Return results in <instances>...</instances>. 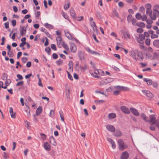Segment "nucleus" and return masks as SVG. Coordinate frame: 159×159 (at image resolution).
Wrapping results in <instances>:
<instances>
[{
	"instance_id": "nucleus-1",
	"label": "nucleus",
	"mask_w": 159,
	"mask_h": 159,
	"mask_svg": "<svg viewBox=\"0 0 159 159\" xmlns=\"http://www.w3.org/2000/svg\"><path fill=\"white\" fill-rule=\"evenodd\" d=\"M130 56L136 60L143 61L144 57L142 52L138 49H132L129 51Z\"/></svg>"
},
{
	"instance_id": "nucleus-8",
	"label": "nucleus",
	"mask_w": 159,
	"mask_h": 159,
	"mask_svg": "<svg viewBox=\"0 0 159 159\" xmlns=\"http://www.w3.org/2000/svg\"><path fill=\"white\" fill-rule=\"evenodd\" d=\"M26 107H25V115L28 117H30V110L29 106L25 104Z\"/></svg>"
},
{
	"instance_id": "nucleus-18",
	"label": "nucleus",
	"mask_w": 159,
	"mask_h": 159,
	"mask_svg": "<svg viewBox=\"0 0 159 159\" xmlns=\"http://www.w3.org/2000/svg\"><path fill=\"white\" fill-rule=\"evenodd\" d=\"M84 52L81 51H80L78 52V55L80 60L84 59Z\"/></svg>"
},
{
	"instance_id": "nucleus-39",
	"label": "nucleus",
	"mask_w": 159,
	"mask_h": 159,
	"mask_svg": "<svg viewBox=\"0 0 159 159\" xmlns=\"http://www.w3.org/2000/svg\"><path fill=\"white\" fill-rule=\"evenodd\" d=\"M132 18V16L131 15H129L127 18V21L128 22H130L131 21Z\"/></svg>"
},
{
	"instance_id": "nucleus-27",
	"label": "nucleus",
	"mask_w": 159,
	"mask_h": 159,
	"mask_svg": "<svg viewBox=\"0 0 159 159\" xmlns=\"http://www.w3.org/2000/svg\"><path fill=\"white\" fill-rule=\"evenodd\" d=\"M143 80L144 81L146 82L148 85H151L152 83V81L151 79L148 80L147 78H144Z\"/></svg>"
},
{
	"instance_id": "nucleus-64",
	"label": "nucleus",
	"mask_w": 159,
	"mask_h": 159,
	"mask_svg": "<svg viewBox=\"0 0 159 159\" xmlns=\"http://www.w3.org/2000/svg\"><path fill=\"white\" fill-rule=\"evenodd\" d=\"M31 62L30 61L28 62L26 64V66L27 67L30 68L31 66Z\"/></svg>"
},
{
	"instance_id": "nucleus-9",
	"label": "nucleus",
	"mask_w": 159,
	"mask_h": 159,
	"mask_svg": "<svg viewBox=\"0 0 159 159\" xmlns=\"http://www.w3.org/2000/svg\"><path fill=\"white\" fill-rule=\"evenodd\" d=\"M120 109L123 112L126 114H129L130 113L129 108L125 106H121L120 107Z\"/></svg>"
},
{
	"instance_id": "nucleus-54",
	"label": "nucleus",
	"mask_w": 159,
	"mask_h": 159,
	"mask_svg": "<svg viewBox=\"0 0 159 159\" xmlns=\"http://www.w3.org/2000/svg\"><path fill=\"white\" fill-rule=\"evenodd\" d=\"M52 58L54 59H57L58 57V55L56 53H53L52 55Z\"/></svg>"
},
{
	"instance_id": "nucleus-36",
	"label": "nucleus",
	"mask_w": 159,
	"mask_h": 159,
	"mask_svg": "<svg viewBox=\"0 0 159 159\" xmlns=\"http://www.w3.org/2000/svg\"><path fill=\"white\" fill-rule=\"evenodd\" d=\"M7 75L5 73H3L2 77V79L3 80H6L7 79Z\"/></svg>"
},
{
	"instance_id": "nucleus-55",
	"label": "nucleus",
	"mask_w": 159,
	"mask_h": 159,
	"mask_svg": "<svg viewBox=\"0 0 159 159\" xmlns=\"http://www.w3.org/2000/svg\"><path fill=\"white\" fill-rule=\"evenodd\" d=\"M92 37L93 39H94V40L97 43H98L99 42V41L97 39L96 35L93 34L92 35Z\"/></svg>"
},
{
	"instance_id": "nucleus-38",
	"label": "nucleus",
	"mask_w": 159,
	"mask_h": 159,
	"mask_svg": "<svg viewBox=\"0 0 159 159\" xmlns=\"http://www.w3.org/2000/svg\"><path fill=\"white\" fill-rule=\"evenodd\" d=\"M95 102H97L98 104H101L105 103V101L104 100H96L95 101Z\"/></svg>"
},
{
	"instance_id": "nucleus-33",
	"label": "nucleus",
	"mask_w": 159,
	"mask_h": 159,
	"mask_svg": "<svg viewBox=\"0 0 159 159\" xmlns=\"http://www.w3.org/2000/svg\"><path fill=\"white\" fill-rule=\"evenodd\" d=\"M67 2H68V3L67 4H65L64 6V8L66 10H67L70 7V2L69 0H68Z\"/></svg>"
},
{
	"instance_id": "nucleus-17",
	"label": "nucleus",
	"mask_w": 159,
	"mask_h": 159,
	"mask_svg": "<svg viewBox=\"0 0 159 159\" xmlns=\"http://www.w3.org/2000/svg\"><path fill=\"white\" fill-rule=\"evenodd\" d=\"M49 142L51 144L54 146H56L57 145V143L53 136H51L50 137Z\"/></svg>"
},
{
	"instance_id": "nucleus-28",
	"label": "nucleus",
	"mask_w": 159,
	"mask_h": 159,
	"mask_svg": "<svg viewBox=\"0 0 159 159\" xmlns=\"http://www.w3.org/2000/svg\"><path fill=\"white\" fill-rule=\"evenodd\" d=\"M116 115L114 113H110L108 116V117L109 119H114L116 117Z\"/></svg>"
},
{
	"instance_id": "nucleus-61",
	"label": "nucleus",
	"mask_w": 159,
	"mask_h": 159,
	"mask_svg": "<svg viewBox=\"0 0 159 159\" xmlns=\"http://www.w3.org/2000/svg\"><path fill=\"white\" fill-rule=\"evenodd\" d=\"M11 23L13 26H15L16 25V21L15 19H12L11 20Z\"/></svg>"
},
{
	"instance_id": "nucleus-34",
	"label": "nucleus",
	"mask_w": 159,
	"mask_h": 159,
	"mask_svg": "<svg viewBox=\"0 0 159 159\" xmlns=\"http://www.w3.org/2000/svg\"><path fill=\"white\" fill-rule=\"evenodd\" d=\"M136 18L138 20H140L142 18V16L140 14L138 13L135 15Z\"/></svg>"
},
{
	"instance_id": "nucleus-16",
	"label": "nucleus",
	"mask_w": 159,
	"mask_h": 159,
	"mask_svg": "<svg viewBox=\"0 0 159 159\" xmlns=\"http://www.w3.org/2000/svg\"><path fill=\"white\" fill-rule=\"evenodd\" d=\"M70 15L72 18L74 19H77V17L75 16V13L73 7H71L70 8Z\"/></svg>"
},
{
	"instance_id": "nucleus-11",
	"label": "nucleus",
	"mask_w": 159,
	"mask_h": 159,
	"mask_svg": "<svg viewBox=\"0 0 159 159\" xmlns=\"http://www.w3.org/2000/svg\"><path fill=\"white\" fill-rule=\"evenodd\" d=\"M129 157V154L127 152L125 151L122 152L121 156L120 159H127Z\"/></svg>"
},
{
	"instance_id": "nucleus-51",
	"label": "nucleus",
	"mask_w": 159,
	"mask_h": 159,
	"mask_svg": "<svg viewBox=\"0 0 159 159\" xmlns=\"http://www.w3.org/2000/svg\"><path fill=\"white\" fill-rule=\"evenodd\" d=\"M120 91L119 90H116L114 91L113 93L114 95H118L120 93Z\"/></svg>"
},
{
	"instance_id": "nucleus-40",
	"label": "nucleus",
	"mask_w": 159,
	"mask_h": 159,
	"mask_svg": "<svg viewBox=\"0 0 159 159\" xmlns=\"http://www.w3.org/2000/svg\"><path fill=\"white\" fill-rule=\"evenodd\" d=\"M63 63V61L61 59H59L56 61V63L58 66L61 65Z\"/></svg>"
},
{
	"instance_id": "nucleus-31",
	"label": "nucleus",
	"mask_w": 159,
	"mask_h": 159,
	"mask_svg": "<svg viewBox=\"0 0 159 159\" xmlns=\"http://www.w3.org/2000/svg\"><path fill=\"white\" fill-rule=\"evenodd\" d=\"M59 114L60 116L61 119V120L62 121H64V117L63 113L62 111H59Z\"/></svg>"
},
{
	"instance_id": "nucleus-13",
	"label": "nucleus",
	"mask_w": 159,
	"mask_h": 159,
	"mask_svg": "<svg viewBox=\"0 0 159 159\" xmlns=\"http://www.w3.org/2000/svg\"><path fill=\"white\" fill-rule=\"evenodd\" d=\"M111 16L112 17H115L118 18H120L118 13L115 9H114L112 10Z\"/></svg>"
},
{
	"instance_id": "nucleus-56",
	"label": "nucleus",
	"mask_w": 159,
	"mask_h": 159,
	"mask_svg": "<svg viewBox=\"0 0 159 159\" xmlns=\"http://www.w3.org/2000/svg\"><path fill=\"white\" fill-rule=\"evenodd\" d=\"M11 81L10 79L7 80L5 82V84L7 85V86H8L11 83Z\"/></svg>"
},
{
	"instance_id": "nucleus-20",
	"label": "nucleus",
	"mask_w": 159,
	"mask_h": 159,
	"mask_svg": "<svg viewBox=\"0 0 159 159\" xmlns=\"http://www.w3.org/2000/svg\"><path fill=\"white\" fill-rule=\"evenodd\" d=\"M130 110L131 112L134 115L138 116L139 115V112L137 111V110L133 108H130Z\"/></svg>"
},
{
	"instance_id": "nucleus-32",
	"label": "nucleus",
	"mask_w": 159,
	"mask_h": 159,
	"mask_svg": "<svg viewBox=\"0 0 159 159\" xmlns=\"http://www.w3.org/2000/svg\"><path fill=\"white\" fill-rule=\"evenodd\" d=\"M145 57L148 59L150 58L152 59V56L150 54L149 52H147L145 55Z\"/></svg>"
},
{
	"instance_id": "nucleus-19",
	"label": "nucleus",
	"mask_w": 159,
	"mask_h": 159,
	"mask_svg": "<svg viewBox=\"0 0 159 159\" xmlns=\"http://www.w3.org/2000/svg\"><path fill=\"white\" fill-rule=\"evenodd\" d=\"M42 107L41 106H39L36 111V115L37 116H39L42 113Z\"/></svg>"
},
{
	"instance_id": "nucleus-25",
	"label": "nucleus",
	"mask_w": 159,
	"mask_h": 159,
	"mask_svg": "<svg viewBox=\"0 0 159 159\" xmlns=\"http://www.w3.org/2000/svg\"><path fill=\"white\" fill-rule=\"evenodd\" d=\"M153 44L154 47L157 48H159V40H155L153 42Z\"/></svg>"
},
{
	"instance_id": "nucleus-29",
	"label": "nucleus",
	"mask_w": 159,
	"mask_h": 159,
	"mask_svg": "<svg viewBox=\"0 0 159 159\" xmlns=\"http://www.w3.org/2000/svg\"><path fill=\"white\" fill-rule=\"evenodd\" d=\"M44 26L48 29H52L53 28V26L52 25L49 24L48 23H45Z\"/></svg>"
},
{
	"instance_id": "nucleus-48",
	"label": "nucleus",
	"mask_w": 159,
	"mask_h": 159,
	"mask_svg": "<svg viewBox=\"0 0 159 159\" xmlns=\"http://www.w3.org/2000/svg\"><path fill=\"white\" fill-rule=\"evenodd\" d=\"M51 48L53 50H57V47L55 44H51Z\"/></svg>"
},
{
	"instance_id": "nucleus-44",
	"label": "nucleus",
	"mask_w": 159,
	"mask_h": 159,
	"mask_svg": "<svg viewBox=\"0 0 159 159\" xmlns=\"http://www.w3.org/2000/svg\"><path fill=\"white\" fill-rule=\"evenodd\" d=\"M62 43H63V48L66 49V50H69V47H68V46L65 43V42L63 41L62 42Z\"/></svg>"
},
{
	"instance_id": "nucleus-23",
	"label": "nucleus",
	"mask_w": 159,
	"mask_h": 159,
	"mask_svg": "<svg viewBox=\"0 0 159 159\" xmlns=\"http://www.w3.org/2000/svg\"><path fill=\"white\" fill-rule=\"evenodd\" d=\"M65 35L69 39V40H73V37L70 34V33L67 31L66 32L65 31H64Z\"/></svg>"
},
{
	"instance_id": "nucleus-50",
	"label": "nucleus",
	"mask_w": 159,
	"mask_h": 159,
	"mask_svg": "<svg viewBox=\"0 0 159 159\" xmlns=\"http://www.w3.org/2000/svg\"><path fill=\"white\" fill-rule=\"evenodd\" d=\"M136 31L137 33H141L143 32V30L141 28H139L137 29Z\"/></svg>"
},
{
	"instance_id": "nucleus-45",
	"label": "nucleus",
	"mask_w": 159,
	"mask_h": 159,
	"mask_svg": "<svg viewBox=\"0 0 159 159\" xmlns=\"http://www.w3.org/2000/svg\"><path fill=\"white\" fill-rule=\"evenodd\" d=\"M40 135L41 136V138L43 140L46 139V135L44 134L40 133Z\"/></svg>"
},
{
	"instance_id": "nucleus-42",
	"label": "nucleus",
	"mask_w": 159,
	"mask_h": 159,
	"mask_svg": "<svg viewBox=\"0 0 159 159\" xmlns=\"http://www.w3.org/2000/svg\"><path fill=\"white\" fill-rule=\"evenodd\" d=\"M138 23L137 20H136L135 19L133 18L132 19V24L134 25H137V24Z\"/></svg>"
},
{
	"instance_id": "nucleus-22",
	"label": "nucleus",
	"mask_w": 159,
	"mask_h": 159,
	"mask_svg": "<svg viewBox=\"0 0 159 159\" xmlns=\"http://www.w3.org/2000/svg\"><path fill=\"white\" fill-rule=\"evenodd\" d=\"M70 89H68L66 93V98L68 101L70 99Z\"/></svg>"
},
{
	"instance_id": "nucleus-63",
	"label": "nucleus",
	"mask_w": 159,
	"mask_h": 159,
	"mask_svg": "<svg viewBox=\"0 0 159 159\" xmlns=\"http://www.w3.org/2000/svg\"><path fill=\"white\" fill-rule=\"evenodd\" d=\"M57 45L58 48H61L62 46V44L61 43V42H57Z\"/></svg>"
},
{
	"instance_id": "nucleus-49",
	"label": "nucleus",
	"mask_w": 159,
	"mask_h": 159,
	"mask_svg": "<svg viewBox=\"0 0 159 159\" xmlns=\"http://www.w3.org/2000/svg\"><path fill=\"white\" fill-rule=\"evenodd\" d=\"M113 89V88L112 87H110L106 89V91L109 92H111Z\"/></svg>"
},
{
	"instance_id": "nucleus-46",
	"label": "nucleus",
	"mask_w": 159,
	"mask_h": 159,
	"mask_svg": "<svg viewBox=\"0 0 159 159\" xmlns=\"http://www.w3.org/2000/svg\"><path fill=\"white\" fill-rule=\"evenodd\" d=\"M40 16V12L39 11H37L36 13L35 14V17L37 19H39Z\"/></svg>"
},
{
	"instance_id": "nucleus-6",
	"label": "nucleus",
	"mask_w": 159,
	"mask_h": 159,
	"mask_svg": "<svg viewBox=\"0 0 159 159\" xmlns=\"http://www.w3.org/2000/svg\"><path fill=\"white\" fill-rule=\"evenodd\" d=\"M113 81V79L111 78H108L105 79L103 81L100 82L99 85H105L109 83L112 82Z\"/></svg>"
},
{
	"instance_id": "nucleus-60",
	"label": "nucleus",
	"mask_w": 159,
	"mask_h": 159,
	"mask_svg": "<svg viewBox=\"0 0 159 159\" xmlns=\"http://www.w3.org/2000/svg\"><path fill=\"white\" fill-rule=\"evenodd\" d=\"M141 19L143 21L146 20H147V17L146 15L145 14L143 15L142 18Z\"/></svg>"
},
{
	"instance_id": "nucleus-57",
	"label": "nucleus",
	"mask_w": 159,
	"mask_h": 159,
	"mask_svg": "<svg viewBox=\"0 0 159 159\" xmlns=\"http://www.w3.org/2000/svg\"><path fill=\"white\" fill-rule=\"evenodd\" d=\"M4 155L3 157L4 159H8L9 158V157L7 155V154L6 152H4Z\"/></svg>"
},
{
	"instance_id": "nucleus-43",
	"label": "nucleus",
	"mask_w": 159,
	"mask_h": 159,
	"mask_svg": "<svg viewBox=\"0 0 159 159\" xmlns=\"http://www.w3.org/2000/svg\"><path fill=\"white\" fill-rule=\"evenodd\" d=\"M7 54L10 57H12L14 56V54L12 51H8L7 52Z\"/></svg>"
},
{
	"instance_id": "nucleus-15",
	"label": "nucleus",
	"mask_w": 159,
	"mask_h": 159,
	"mask_svg": "<svg viewBox=\"0 0 159 159\" xmlns=\"http://www.w3.org/2000/svg\"><path fill=\"white\" fill-rule=\"evenodd\" d=\"M70 47L71 51L73 53L75 52L76 50V47L75 44L74 43H70Z\"/></svg>"
},
{
	"instance_id": "nucleus-21",
	"label": "nucleus",
	"mask_w": 159,
	"mask_h": 159,
	"mask_svg": "<svg viewBox=\"0 0 159 159\" xmlns=\"http://www.w3.org/2000/svg\"><path fill=\"white\" fill-rule=\"evenodd\" d=\"M85 49L86 50L88 51L89 53H90L92 54H99V53L95 51H91L90 49L88 47H87L85 48Z\"/></svg>"
},
{
	"instance_id": "nucleus-3",
	"label": "nucleus",
	"mask_w": 159,
	"mask_h": 159,
	"mask_svg": "<svg viewBox=\"0 0 159 159\" xmlns=\"http://www.w3.org/2000/svg\"><path fill=\"white\" fill-rule=\"evenodd\" d=\"M150 119L149 121L150 124L152 125L156 124V126L158 127V124L156 123L155 116L154 115H151L150 116Z\"/></svg>"
},
{
	"instance_id": "nucleus-7",
	"label": "nucleus",
	"mask_w": 159,
	"mask_h": 159,
	"mask_svg": "<svg viewBox=\"0 0 159 159\" xmlns=\"http://www.w3.org/2000/svg\"><path fill=\"white\" fill-rule=\"evenodd\" d=\"M118 143L119 149L121 151H123L125 148V143L123 140L121 139L118 140Z\"/></svg>"
},
{
	"instance_id": "nucleus-58",
	"label": "nucleus",
	"mask_w": 159,
	"mask_h": 159,
	"mask_svg": "<svg viewBox=\"0 0 159 159\" xmlns=\"http://www.w3.org/2000/svg\"><path fill=\"white\" fill-rule=\"evenodd\" d=\"M38 85L42 87H43V86L41 82V80L40 78H39V82L38 84Z\"/></svg>"
},
{
	"instance_id": "nucleus-30",
	"label": "nucleus",
	"mask_w": 159,
	"mask_h": 159,
	"mask_svg": "<svg viewBox=\"0 0 159 159\" xmlns=\"http://www.w3.org/2000/svg\"><path fill=\"white\" fill-rule=\"evenodd\" d=\"M137 26L141 28H144L145 27V25L144 23L141 22L138 23L137 24Z\"/></svg>"
},
{
	"instance_id": "nucleus-26",
	"label": "nucleus",
	"mask_w": 159,
	"mask_h": 159,
	"mask_svg": "<svg viewBox=\"0 0 159 159\" xmlns=\"http://www.w3.org/2000/svg\"><path fill=\"white\" fill-rule=\"evenodd\" d=\"M141 117L146 122H148L149 121L147 119V117L146 115L144 113H142L140 114Z\"/></svg>"
},
{
	"instance_id": "nucleus-12",
	"label": "nucleus",
	"mask_w": 159,
	"mask_h": 159,
	"mask_svg": "<svg viewBox=\"0 0 159 159\" xmlns=\"http://www.w3.org/2000/svg\"><path fill=\"white\" fill-rule=\"evenodd\" d=\"M142 92L143 93L146 94L148 97L150 98H152L153 97V94L149 91L143 90Z\"/></svg>"
},
{
	"instance_id": "nucleus-62",
	"label": "nucleus",
	"mask_w": 159,
	"mask_h": 159,
	"mask_svg": "<svg viewBox=\"0 0 159 159\" xmlns=\"http://www.w3.org/2000/svg\"><path fill=\"white\" fill-rule=\"evenodd\" d=\"M55 114V111L53 110H51L50 111V112L49 113V116H50L52 117L53 116H54Z\"/></svg>"
},
{
	"instance_id": "nucleus-41",
	"label": "nucleus",
	"mask_w": 159,
	"mask_h": 159,
	"mask_svg": "<svg viewBox=\"0 0 159 159\" xmlns=\"http://www.w3.org/2000/svg\"><path fill=\"white\" fill-rule=\"evenodd\" d=\"M151 40L149 39H146L145 40V44L148 46H149L150 44Z\"/></svg>"
},
{
	"instance_id": "nucleus-4",
	"label": "nucleus",
	"mask_w": 159,
	"mask_h": 159,
	"mask_svg": "<svg viewBox=\"0 0 159 159\" xmlns=\"http://www.w3.org/2000/svg\"><path fill=\"white\" fill-rule=\"evenodd\" d=\"M145 7L146 9V14H148L149 16H151L152 14V12L151 9V5L150 4L147 3L145 5Z\"/></svg>"
},
{
	"instance_id": "nucleus-47",
	"label": "nucleus",
	"mask_w": 159,
	"mask_h": 159,
	"mask_svg": "<svg viewBox=\"0 0 159 159\" xmlns=\"http://www.w3.org/2000/svg\"><path fill=\"white\" fill-rule=\"evenodd\" d=\"M159 56V55L157 54L156 52H155L153 53V56L152 57V59H154L157 58L158 56Z\"/></svg>"
},
{
	"instance_id": "nucleus-10",
	"label": "nucleus",
	"mask_w": 159,
	"mask_h": 159,
	"mask_svg": "<svg viewBox=\"0 0 159 159\" xmlns=\"http://www.w3.org/2000/svg\"><path fill=\"white\" fill-rule=\"evenodd\" d=\"M106 128L109 131L111 132H114L115 131V127L111 125H107L106 126Z\"/></svg>"
},
{
	"instance_id": "nucleus-52",
	"label": "nucleus",
	"mask_w": 159,
	"mask_h": 159,
	"mask_svg": "<svg viewBox=\"0 0 159 159\" xmlns=\"http://www.w3.org/2000/svg\"><path fill=\"white\" fill-rule=\"evenodd\" d=\"M139 37L140 39L144 40L145 39V36L144 34H140L139 35Z\"/></svg>"
},
{
	"instance_id": "nucleus-2",
	"label": "nucleus",
	"mask_w": 159,
	"mask_h": 159,
	"mask_svg": "<svg viewBox=\"0 0 159 159\" xmlns=\"http://www.w3.org/2000/svg\"><path fill=\"white\" fill-rule=\"evenodd\" d=\"M94 70H90L89 72L92 76L95 78H99V76L97 75L99 74L101 72L103 73V71L101 70H98L96 68L94 69Z\"/></svg>"
},
{
	"instance_id": "nucleus-14",
	"label": "nucleus",
	"mask_w": 159,
	"mask_h": 159,
	"mask_svg": "<svg viewBox=\"0 0 159 159\" xmlns=\"http://www.w3.org/2000/svg\"><path fill=\"white\" fill-rule=\"evenodd\" d=\"M43 147L47 151H49L51 149L50 145L47 142H45L44 143Z\"/></svg>"
},
{
	"instance_id": "nucleus-59",
	"label": "nucleus",
	"mask_w": 159,
	"mask_h": 159,
	"mask_svg": "<svg viewBox=\"0 0 159 159\" xmlns=\"http://www.w3.org/2000/svg\"><path fill=\"white\" fill-rule=\"evenodd\" d=\"M28 61V59L26 57H23L22 58V61L24 63H25Z\"/></svg>"
},
{
	"instance_id": "nucleus-53",
	"label": "nucleus",
	"mask_w": 159,
	"mask_h": 159,
	"mask_svg": "<svg viewBox=\"0 0 159 159\" xmlns=\"http://www.w3.org/2000/svg\"><path fill=\"white\" fill-rule=\"evenodd\" d=\"M24 84V82L23 81H20L19 82H18L16 84V86H21L23 85Z\"/></svg>"
},
{
	"instance_id": "nucleus-5",
	"label": "nucleus",
	"mask_w": 159,
	"mask_h": 159,
	"mask_svg": "<svg viewBox=\"0 0 159 159\" xmlns=\"http://www.w3.org/2000/svg\"><path fill=\"white\" fill-rule=\"evenodd\" d=\"M153 15L152 14L151 16H149L152 20H156L157 16H159V11L158 10H153Z\"/></svg>"
},
{
	"instance_id": "nucleus-35",
	"label": "nucleus",
	"mask_w": 159,
	"mask_h": 159,
	"mask_svg": "<svg viewBox=\"0 0 159 159\" xmlns=\"http://www.w3.org/2000/svg\"><path fill=\"white\" fill-rule=\"evenodd\" d=\"M45 51L48 53V55H50L51 53V49L49 47H47L45 48Z\"/></svg>"
},
{
	"instance_id": "nucleus-37",
	"label": "nucleus",
	"mask_w": 159,
	"mask_h": 159,
	"mask_svg": "<svg viewBox=\"0 0 159 159\" xmlns=\"http://www.w3.org/2000/svg\"><path fill=\"white\" fill-rule=\"evenodd\" d=\"M16 76H17V77L18 78V79H16V81H18L19 80H22L23 79V76H22V75L19 74H17V75Z\"/></svg>"
},
{
	"instance_id": "nucleus-24",
	"label": "nucleus",
	"mask_w": 159,
	"mask_h": 159,
	"mask_svg": "<svg viewBox=\"0 0 159 159\" xmlns=\"http://www.w3.org/2000/svg\"><path fill=\"white\" fill-rule=\"evenodd\" d=\"M121 135V131L119 129H116V132L114 133V135L116 137H119Z\"/></svg>"
}]
</instances>
